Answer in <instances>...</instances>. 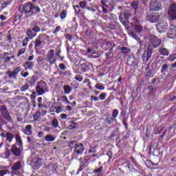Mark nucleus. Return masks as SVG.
<instances>
[{
    "label": "nucleus",
    "instance_id": "obj_1",
    "mask_svg": "<svg viewBox=\"0 0 176 176\" xmlns=\"http://www.w3.org/2000/svg\"><path fill=\"white\" fill-rule=\"evenodd\" d=\"M36 91L38 96H43L45 93L49 91V87L46 82L43 80H40L37 82V86L36 87Z\"/></svg>",
    "mask_w": 176,
    "mask_h": 176
},
{
    "label": "nucleus",
    "instance_id": "obj_2",
    "mask_svg": "<svg viewBox=\"0 0 176 176\" xmlns=\"http://www.w3.org/2000/svg\"><path fill=\"white\" fill-rule=\"evenodd\" d=\"M34 8L35 6H34L31 3H28L24 4L23 6H21L19 10L21 13H24L25 14H28V16H32L34 14Z\"/></svg>",
    "mask_w": 176,
    "mask_h": 176
},
{
    "label": "nucleus",
    "instance_id": "obj_3",
    "mask_svg": "<svg viewBox=\"0 0 176 176\" xmlns=\"http://www.w3.org/2000/svg\"><path fill=\"white\" fill-rule=\"evenodd\" d=\"M49 39L50 36L46 34H39L34 41V49L35 50H38L41 46H42V39Z\"/></svg>",
    "mask_w": 176,
    "mask_h": 176
},
{
    "label": "nucleus",
    "instance_id": "obj_4",
    "mask_svg": "<svg viewBox=\"0 0 176 176\" xmlns=\"http://www.w3.org/2000/svg\"><path fill=\"white\" fill-rule=\"evenodd\" d=\"M85 151V146H83V144L79 143L78 144H75V149H74V153L73 154L72 159H78V155L80 156L83 154V151Z\"/></svg>",
    "mask_w": 176,
    "mask_h": 176
},
{
    "label": "nucleus",
    "instance_id": "obj_5",
    "mask_svg": "<svg viewBox=\"0 0 176 176\" xmlns=\"http://www.w3.org/2000/svg\"><path fill=\"white\" fill-rule=\"evenodd\" d=\"M148 9L152 12H157L162 9V3L157 0H151Z\"/></svg>",
    "mask_w": 176,
    "mask_h": 176
},
{
    "label": "nucleus",
    "instance_id": "obj_6",
    "mask_svg": "<svg viewBox=\"0 0 176 176\" xmlns=\"http://www.w3.org/2000/svg\"><path fill=\"white\" fill-rule=\"evenodd\" d=\"M133 17V15L130 12H125L122 13L119 16V20L123 25L125 27H127V20H129V19H131Z\"/></svg>",
    "mask_w": 176,
    "mask_h": 176
},
{
    "label": "nucleus",
    "instance_id": "obj_7",
    "mask_svg": "<svg viewBox=\"0 0 176 176\" xmlns=\"http://www.w3.org/2000/svg\"><path fill=\"white\" fill-rule=\"evenodd\" d=\"M150 43L154 48L159 47L162 45V39L156 37L155 35H152L150 36Z\"/></svg>",
    "mask_w": 176,
    "mask_h": 176
},
{
    "label": "nucleus",
    "instance_id": "obj_8",
    "mask_svg": "<svg viewBox=\"0 0 176 176\" xmlns=\"http://www.w3.org/2000/svg\"><path fill=\"white\" fill-rule=\"evenodd\" d=\"M47 61L50 63V64H54V63L57 61L56 55H54V50H50L47 54Z\"/></svg>",
    "mask_w": 176,
    "mask_h": 176
},
{
    "label": "nucleus",
    "instance_id": "obj_9",
    "mask_svg": "<svg viewBox=\"0 0 176 176\" xmlns=\"http://www.w3.org/2000/svg\"><path fill=\"white\" fill-rule=\"evenodd\" d=\"M159 17L160 16L159 15V13H149L146 15V19L148 21H151V23H156V21H159Z\"/></svg>",
    "mask_w": 176,
    "mask_h": 176
},
{
    "label": "nucleus",
    "instance_id": "obj_10",
    "mask_svg": "<svg viewBox=\"0 0 176 176\" xmlns=\"http://www.w3.org/2000/svg\"><path fill=\"white\" fill-rule=\"evenodd\" d=\"M168 16L170 20H176V4L170 5V10H168Z\"/></svg>",
    "mask_w": 176,
    "mask_h": 176
},
{
    "label": "nucleus",
    "instance_id": "obj_11",
    "mask_svg": "<svg viewBox=\"0 0 176 176\" xmlns=\"http://www.w3.org/2000/svg\"><path fill=\"white\" fill-rule=\"evenodd\" d=\"M167 37L169 39H175V38H176V25H170L167 33Z\"/></svg>",
    "mask_w": 176,
    "mask_h": 176
},
{
    "label": "nucleus",
    "instance_id": "obj_12",
    "mask_svg": "<svg viewBox=\"0 0 176 176\" xmlns=\"http://www.w3.org/2000/svg\"><path fill=\"white\" fill-rule=\"evenodd\" d=\"M156 28L158 32L162 34V32H166V30L168 28V24L166 22H161L157 24Z\"/></svg>",
    "mask_w": 176,
    "mask_h": 176
},
{
    "label": "nucleus",
    "instance_id": "obj_13",
    "mask_svg": "<svg viewBox=\"0 0 176 176\" xmlns=\"http://www.w3.org/2000/svg\"><path fill=\"white\" fill-rule=\"evenodd\" d=\"M152 57V50L151 48H148L147 50L144 51V52L142 55V58L143 61L146 63L149 61V59Z\"/></svg>",
    "mask_w": 176,
    "mask_h": 176
},
{
    "label": "nucleus",
    "instance_id": "obj_14",
    "mask_svg": "<svg viewBox=\"0 0 176 176\" xmlns=\"http://www.w3.org/2000/svg\"><path fill=\"white\" fill-rule=\"evenodd\" d=\"M11 152L16 157L21 156V150L20 149V148L17 147V144L12 145Z\"/></svg>",
    "mask_w": 176,
    "mask_h": 176
},
{
    "label": "nucleus",
    "instance_id": "obj_15",
    "mask_svg": "<svg viewBox=\"0 0 176 176\" xmlns=\"http://www.w3.org/2000/svg\"><path fill=\"white\" fill-rule=\"evenodd\" d=\"M158 52L161 56H169L170 54V51L168 50V49L163 46H161L159 47Z\"/></svg>",
    "mask_w": 176,
    "mask_h": 176
},
{
    "label": "nucleus",
    "instance_id": "obj_16",
    "mask_svg": "<svg viewBox=\"0 0 176 176\" xmlns=\"http://www.w3.org/2000/svg\"><path fill=\"white\" fill-rule=\"evenodd\" d=\"M23 132L25 134V135H32V126L31 124H28L25 127V129Z\"/></svg>",
    "mask_w": 176,
    "mask_h": 176
},
{
    "label": "nucleus",
    "instance_id": "obj_17",
    "mask_svg": "<svg viewBox=\"0 0 176 176\" xmlns=\"http://www.w3.org/2000/svg\"><path fill=\"white\" fill-rule=\"evenodd\" d=\"M34 65H35V63L26 61L25 62L23 67L25 69L32 70V68H34Z\"/></svg>",
    "mask_w": 176,
    "mask_h": 176
},
{
    "label": "nucleus",
    "instance_id": "obj_18",
    "mask_svg": "<svg viewBox=\"0 0 176 176\" xmlns=\"http://www.w3.org/2000/svg\"><path fill=\"white\" fill-rule=\"evenodd\" d=\"M15 140L18 146L23 148V139H21V136H20L19 134H16Z\"/></svg>",
    "mask_w": 176,
    "mask_h": 176
},
{
    "label": "nucleus",
    "instance_id": "obj_19",
    "mask_svg": "<svg viewBox=\"0 0 176 176\" xmlns=\"http://www.w3.org/2000/svg\"><path fill=\"white\" fill-rule=\"evenodd\" d=\"M80 168H79L78 170L82 171V170H83V168L86 167V164L87 163V160L80 158Z\"/></svg>",
    "mask_w": 176,
    "mask_h": 176
},
{
    "label": "nucleus",
    "instance_id": "obj_20",
    "mask_svg": "<svg viewBox=\"0 0 176 176\" xmlns=\"http://www.w3.org/2000/svg\"><path fill=\"white\" fill-rule=\"evenodd\" d=\"M10 54L8 52H3L2 54V58L4 60V63H10V57L8 56Z\"/></svg>",
    "mask_w": 176,
    "mask_h": 176
},
{
    "label": "nucleus",
    "instance_id": "obj_21",
    "mask_svg": "<svg viewBox=\"0 0 176 176\" xmlns=\"http://www.w3.org/2000/svg\"><path fill=\"white\" fill-rule=\"evenodd\" d=\"M1 116L6 119V120H8V122H12L13 120V118H12V116L9 113V111H7L6 113H3L1 114Z\"/></svg>",
    "mask_w": 176,
    "mask_h": 176
},
{
    "label": "nucleus",
    "instance_id": "obj_22",
    "mask_svg": "<svg viewBox=\"0 0 176 176\" xmlns=\"http://www.w3.org/2000/svg\"><path fill=\"white\" fill-rule=\"evenodd\" d=\"M1 116L6 119V120H8V122H12L13 120V118H12V116L9 113V111H7L6 113H3L1 114Z\"/></svg>",
    "mask_w": 176,
    "mask_h": 176
},
{
    "label": "nucleus",
    "instance_id": "obj_23",
    "mask_svg": "<svg viewBox=\"0 0 176 176\" xmlns=\"http://www.w3.org/2000/svg\"><path fill=\"white\" fill-rule=\"evenodd\" d=\"M21 168V161H19L16 162L13 166H12V170L14 171H17Z\"/></svg>",
    "mask_w": 176,
    "mask_h": 176
},
{
    "label": "nucleus",
    "instance_id": "obj_24",
    "mask_svg": "<svg viewBox=\"0 0 176 176\" xmlns=\"http://www.w3.org/2000/svg\"><path fill=\"white\" fill-rule=\"evenodd\" d=\"M52 168V171H57V168H58V164H48L47 166V170H50Z\"/></svg>",
    "mask_w": 176,
    "mask_h": 176
},
{
    "label": "nucleus",
    "instance_id": "obj_25",
    "mask_svg": "<svg viewBox=\"0 0 176 176\" xmlns=\"http://www.w3.org/2000/svg\"><path fill=\"white\" fill-rule=\"evenodd\" d=\"M63 90L65 94H69L72 91V88L69 85H66L63 86Z\"/></svg>",
    "mask_w": 176,
    "mask_h": 176
},
{
    "label": "nucleus",
    "instance_id": "obj_26",
    "mask_svg": "<svg viewBox=\"0 0 176 176\" xmlns=\"http://www.w3.org/2000/svg\"><path fill=\"white\" fill-rule=\"evenodd\" d=\"M33 163L34 166L39 168H41V166H42V159L38 158L36 161H33Z\"/></svg>",
    "mask_w": 176,
    "mask_h": 176
},
{
    "label": "nucleus",
    "instance_id": "obj_27",
    "mask_svg": "<svg viewBox=\"0 0 176 176\" xmlns=\"http://www.w3.org/2000/svg\"><path fill=\"white\" fill-rule=\"evenodd\" d=\"M6 74L8 75V78H10V79H17V76L13 72L8 71Z\"/></svg>",
    "mask_w": 176,
    "mask_h": 176
},
{
    "label": "nucleus",
    "instance_id": "obj_28",
    "mask_svg": "<svg viewBox=\"0 0 176 176\" xmlns=\"http://www.w3.org/2000/svg\"><path fill=\"white\" fill-rule=\"evenodd\" d=\"M13 138H14V135L12 134L10 132H8L7 136H6V140H7V141L9 142L10 144V142H12V141H13Z\"/></svg>",
    "mask_w": 176,
    "mask_h": 176
},
{
    "label": "nucleus",
    "instance_id": "obj_29",
    "mask_svg": "<svg viewBox=\"0 0 176 176\" xmlns=\"http://www.w3.org/2000/svg\"><path fill=\"white\" fill-rule=\"evenodd\" d=\"M127 64L130 67H133V65H135V59H134V58H129L127 59Z\"/></svg>",
    "mask_w": 176,
    "mask_h": 176
},
{
    "label": "nucleus",
    "instance_id": "obj_30",
    "mask_svg": "<svg viewBox=\"0 0 176 176\" xmlns=\"http://www.w3.org/2000/svg\"><path fill=\"white\" fill-rule=\"evenodd\" d=\"M129 36H131L136 41H138L140 39V36H138V34L134 32H129Z\"/></svg>",
    "mask_w": 176,
    "mask_h": 176
},
{
    "label": "nucleus",
    "instance_id": "obj_31",
    "mask_svg": "<svg viewBox=\"0 0 176 176\" xmlns=\"http://www.w3.org/2000/svg\"><path fill=\"white\" fill-rule=\"evenodd\" d=\"M54 140H56V138L53 137V135H47L45 136V141H47V142H53Z\"/></svg>",
    "mask_w": 176,
    "mask_h": 176
},
{
    "label": "nucleus",
    "instance_id": "obj_32",
    "mask_svg": "<svg viewBox=\"0 0 176 176\" xmlns=\"http://www.w3.org/2000/svg\"><path fill=\"white\" fill-rule=\"evenodd\" d=\"M27 35L28 36H29L30 39H33L34 36H36V34H32V30H31V28L28 29Z\"/></svg>",
    "mask_w": 176,
    "mask_h": 176
},
{
    "label": "nucleus",
    "instance_id": "obj_33",
    "mask_svg": "<svg viewBox=\"0 0 176 176\" xmlns=\"http://www.w3.org/2000/svg\"><path fill=\"white\" fill-rule=\"evenodd\" d=\"M80 69L82 72H87V71H89V66L83 63L80 65Z\"/></svg>",
    "mask_w": 176,
    "mask_h": 176
},
{
    "label": "nucleus",
    "instance_id": "obj_34",
    "mask_svg": "<svg viewBox=\"0 0 176 176\" xmlns=\"http://www.w3.org/2000/svg\"><path fill=\"white\" fill-rule=\"evenodd\" d=\"M9 111L8 110V108H6V106L5 105H1L0 106V112L1 115L3 113H6V112H8Z\"/></svg>",
    "mask_w": 176,
    "mask_h": 176
},
{
    "label": "nucleus",
    "instance_id": "obj_35",
    "mask_svg": "<svg viewBox=\"0 0 176 176\" xmlns=\"http://www.w3.org/2000/svg\"><path fill=\"white\" fill-rule=\"evenodd\" d=\"M52 124L54 129H57V127H58V120H57V118H54L52 122Z\"/></svg>",
    "mask_w": 176,
    "mask_h": 176
},
{
    "label": "nucleus",
    "instance_id": "obj_36",
    "mask_svg": "<svg viewBox=\"0 0 176 176\" xmlns=\"http://www.w3.org/2000/svg\"><path fill=\"white\" fill-rule=\"evenodd\" d=\"M131 6L133 8V9L135 10V13H137V12H138V3H137V2L133 1L131 3Z\"/></svg>",
    "mask_w": 176,
    "mask_h": 176
},
{
    "label": "nucleus",
    "instance_id": "obj_37",
    "mask_svg": "<svg viewBox=\"0 0 176 176\" xmlns=\"http://www.w3.org/2000/svg\"><path fill=\"white\" fill-rule=\"evenodd\" d=\"M28 90H30V85L28 84H25L21 87V91L25 92L28 91Z\"/></svg>",
    "mask_w": 176,
    "mask_h": 176
},
{
    "label": "nucleus",
    "instance_id": "obj_38",
    "mask_svg": "<svg viewBox=\"0 0 176 176\" xmlns=\"http://www.w3.org/2000/svg\"><path fill=\"white\" fill-rule=\"evenodd\" d=\"M60 100L63 101V102H65V104H71V102L68 100V98H67V96H62L60 97Z\"/></svg>",
    "mask_w": 176,
    "mask_h": 176
},
{
    "label": "nucleus",
    "instance_id": "obj_39",
    "mask_svg": "<svg viewBox=\"0 0 176 176\" xmlns=\"http://www.w3.org/2000/svg\"><path fill=\"white\" fill-rule=\"evenodd\" d=\"M135 31L136 34H140L142 31V27L140 25H135Z\"/></svg>",
    "mask_w": 176,
    "mask_h": 176
},
{
    "label": "nucleus",
    "instance_id": "obj_40",
    "mask_svg": "<svg viewBox=\"0 0 176 176\" xmlns=\"http://www.w3.org/2000/svg\"><path fill=\"white\" fill-rule=\"evenodd\" d=\"M55 110H51V112H56V113H60L63 111L61 107H54Z\"/></svg>",
    "mask_w": 176,
    "mask_h": 176
},
{
    "label": "nucleus",
    "instance_id": "obj_41",
    "mask_svg": "<svg viewBox=\"0 0 176 176\" xmlns=\"http://www.w3.org/2000/svg\"><path fill=\"white\" fill-rule=\"evenodd\" d=\"M122 53H124L125 54H129L130 53V50L126 48V47H122L120 48Z\"/></svg>",
    "mask_w": 176,
    "mask_h": 176
},
{
    "label": "nucleus",
    "instance_id": "obj_42",
    "mask_svg": "<svg viewBox=\"0 0 176 176\" xmlns=\"http://www.w3.org/2000/svg\"><path fill=\"white\" fill-rule=\"evenodd\" d=\"M106 122L108 123V124H112V123H113V122H115V119L109 117H107L106 118Z\"/></svg>",
    "mask_w": 176,
    "mask_h": 176
},
{
    "label": "nucleus",
    "instance_id": "obj_43",
    "mask_svg": "<svg viewBox=\"0 0 176 176\" xmlns=\"http://www.w3.org/2000/svg\"><path fill=\"white\" fill-rule=\"evenodd\" d=\"M25 48H21L18 51V54L16 55V57H20V56H21V54H24V53H25Z\"/></svg>",
    "mask_w": 176,
    "mask_h": 176
},
{
    "label": "nucleus",
    "instance_id": "obj_44",
    "mask_svg": "<svg viewBox=\"0 0 176 176\" xmlns=\"http://www.w3.org/2000/svg\"><path fill=\"white\" fill-rule=\"evenodd\" d=\"M118 115H119V110L118 109H114L113 111L112 118H114V119H116V118H118Z\"/></svg>",
    "mask_w": 176,
    "mask_h": 176
},
{
    "label": "nucleus",
    "instance_id": "obj_45",
    "mask_svg": "<svg viewBox=\"0 0 176 176\" xmlns=\"http://www.w3.org/2000/svg\"><path fill=\"white\" fill-rule=\"evenodd\" d=\"M146 76L147 78H153V69H150L147 72Z\"/></svg>",
    "mask_w": 176,
    "mask_h": 176
},
{
    "label": "nucleus",
    "instance_id": "obj_46",
    "mask_svg": "<svg viewBox=\"0 0 176 176\" xmlns=\"http://www.w3.org/2000/svg\"><path fill=\"white\" fill-rule=\"evenodd\" d=\"M79 5L82 9H85L87 6V1H83L79 3Z\"/></svg>",
    "mask_w": 176,
    "mask_h": 176
},
{
    "label": "nucleus",
    "instance_id": "obj_47",
    "mask_svg": "<svg viewBox=\"0 0 176 176\" xmlns=\"http://www.w3.org/2000/svg\"><path fill=\"white\" fill-rule=\"evenodd\" d=\"M28 42H30V38L26 37L25 39H23V43H22V46H23V47H25V46H27V45H28Z\"/></svg>",
    "mask_w": 176,
    "mask_h": 176
},
{
    "label": "nucleus",
    "instance_id": "obj_48",
    "mask_svg": "<svg viewBox=\"0 0 176 176\" xmlns=\"http://www.w3.org/2000/svg\"><path fill=\"white\" fill-rule=\"evenodd\" d=\"M60 19H65V17H67V11L63 10V11L60 12Z\"/></svg>",
    "mask_w": 176,
    "mask_h": 176
},
{
    "label": "nucleus",
    "instance_id": "obj_49",
    "mask_svg": "<svg viewBox=\"0 0 176 176\" xmlns=\"http://www.w3.org/2000/svg\"><path fill=\"white\" fill-rule=\"evenodd\" d=\"M96 89H98V90H105V87L100 85V84H96L95 85Z\"/></svg>",
    "mask_w": 176,
    "mask_h": 176
},
{
    "label": "nucleus",
    "instance_id": "obj_50",
    "mask_svg": "<svg viewBox=\"0 0 176 176\" xmlns=\"http://www.w3.org/2000/svg\"><path fill=\"white\" fill-rule=\"evenodd\" d=\"M41 115V112H37L34 116V121L36 122V120H39L40 119V116Z\"/></svg>",
    "mask_w": 176,
    "mask_h": 176
},
{
    "label": "nucleus",
    "instance_id": "obj_51",
    "mask_svg": "<svg viewBox=\"0 0 176 176\" xmlns=\"http://www.w3.org/2000/svg\"><path fill=\"white\" fill-rule=\"evenodd\" d=\"M76 80H78V82H82L83 80V76L80 75H76L75 76Z\"/></svg>",
    "mask_w": 176,
    "mask_h": 176
},
{
    "label": "nucleus",
    "instance_id": "obj_52",
    "mask_svg": "<svg viewBox=\"0 0 176 176\" xmlns=\"http://www.w3.org/2000/svg\"><path fill=\"white\" fill-rule=\"evenodd\" d=\"M20 71H21V68H20V67H18L16 68H15L14 70H13V73L15 74L17 76V75H19V72H20Z\"/></svg>",
    "mask_w": 176,
    "mask_h": 176
},
{
    "label": "nucleus",
    "instance_id": "obj_53",
    "mask_svg": "<svg viewBox=\"0 0 176 176\" xmlns=\"http://www.w3.org/2000/svg\"><path fill=\"white\" fill-rule=\"evenodd\" d=\"M118 28V26L116 25V24L115 23H111L109 25V28L110 30H116V28Z\"/></svg>",
    "mask_w": 176,
    "mask_h": 176
},
{
    "label": "nucleus",
    "instance_id": "obj_54",
    "mask_svg": "<svg viewBox=\"0 0 176 176\" xmlns=\"http://www.w3.org/2000/svg\"><path fill=\"white\" fill-rule=\"evenodd\" d=\"M132 25H134V24H138V19L137 17H134L132 19V22L131 23Z\"/></svg>",
    "mask_w": 176,
    "mask_h": 176
},
{
    "label": "nucleus",
    "instance_id": "obj_55",
    "mask_svg": "<svg viewBox=\"0 0 176 176\" xmlns=\"http://www.w3.org/2000/svg\"><path fill=\"white\" fill-rule=\"evenodd\" d=\"M101 171H102V166H100L99 168L94 170V174H98V173H101Z\"/></svg>",
    "mask_w": 176,
    "mask_h": 176
},
{
    "label": "nucleus",
    "instance_id": "obj_56",
    "mask_svg": "<svg viewBox=\"0 0 176 176\" xmlns=\"http://www.w3.org/2000/svg\"><path fill=\"white\" fill-rule=\"evenodd\" d=\"M107 97V94L106 93H102L100 96H99V98L100 100H105V98Z\"/></svg>",
    "mask_w": 176,
    "mask_h": 176
},
{
    "label": "nucleus",
    "instance_id": "obj_57",
    "mask_svg": "<svg viewBox=\"0 0 176 176\" xmlns=\"http://www.w3.org/2000/svg\"><path fill=\"white\" fill-rule=\"evenodd\" d=\"M32 30L34 32H39V31H41V28L36 26V25H34V28H32Z\"/></svg>",
    "mask_w": 176,
    "mask_h": 176
},
{
    "label": "nucleus",
    "instance_id": "obj_58",
    "mask_svg": "<svg viewBox=\"0 0 176 176\" xmlns=\"http://www.w3.org/2000/svg\"><path fill=\"white\" fill-rule=\"evenodd\" d=\"M59 68L60 69H61L62 71H64V69H67V66H65V65L64 63H60L59 65Z\"/></svg>",
    "mask_w": 176,
    "mask_h": 176
},
{
    "label": "nucleus",
    "instance_id": "obj_59",
    "mask_svg": "<svg viewBox=\"0 0 176 176\" xmlns=\"http://www.w3.org/2000/svg\"><path fill=\"white\" fill-rule=\"evenodd\" d=\"M63 75L64 76H72V74H71V72L69 71V70H68V71H66L65 72H63Z\"/></svg>",
    "mask_w": 176,
    "mask_h": 176
},
{
    "label": "nucleus",
    "instance_id": "obj_60",
    "mask_svg": "<svg viewBox=\"0 0 176 176\" xmlns=\"http://www.w3.org/2000/svg\"><path fill=\"white\" fill-rule=\"evenodd\" d=\"M8 5H10V1H6L2 4L3 9H5Z\"/></svg>",
    "mask_w": 176,
    "mask_h": 176
},
{
    "label": "nucleus",
    "instance_id": "obj_61",
    "mask_svg": "<svg viewBox=\"0 0 176 176\" xmlns=\"http://www.w3.org/2000/svg\"><path fill=\"white\" fill-rule=\"evenodd\" d=\"M100 2L102 4H103L104 6L108 8V5H107V3H108V0H101Z\"/></svg>",
    "mask_w": 176,
    "mask_h": 176
},
{
    "label": "nucleus",
    "instance_id": "obj_62",
    "mask_svg": "<svg viewBox=\"0 0 176 176\" xmlns=\"http://www.w3.org/2000/svg\"><path fill=\"white\" fill-rule=\"evenodd\" d=\"M60 30H61V27L60 26H57L55 28V30H54V33L57 34V32H60Z\"/></svg>",
    "mask_w": 176,
    "mask_h": 176
},
{
    "label": "nucleus",
    "instance_id": "obj_63",
    "mask_svg": "<svg viewBox=\"0 0 176 176\" xmlns=\"http://www.w3.org/2000/svg\"><path fill=\"white\" fill-rule=\"evenodd\" d=\"M74 10L76 13H79V12H80V8H79V6L77 5L74 6Z\"/></svg>",
    "mask_w": 176,
    "mask_h": 176
},
{
    "label": "nucleus",
    "instance_id": "obj_64",
    "mask_svg": "<svg viewBox=\"0 0 176 176\" xmlns=\"http://www.w3.org/2000/svg\"><path fill=\"white\" fill-rule=\"evenodd\" d=\"M90 100L91 101H98V98L94 96H91Z\"/></svg>",
    "mask_w": 176,
    "mask_h": 176
}]
</instances>
